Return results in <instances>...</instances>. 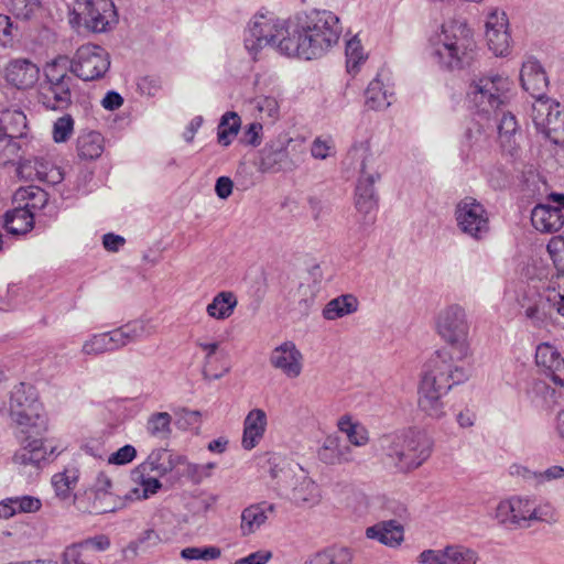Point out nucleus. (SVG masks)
Wrapping results in <instances>:
<instances>
[{"mask_svg": "<svg viewBox=\"0 0 564 564\" xmlns=\"http://www.w3.org/2000/svg\"><path fill=\"white\" fill-rule=\"evenodd\" d=\"M15 202H24L22 207L29 208L34 213L35 209L44 207L47 200V194L35 186L21 187L14 194Z\"/></svg>", "mask_w": 564, "mask_h": 564, "instance_id": "nucleus-42", "label": "nucleus"}, {"mask_svg": "<svg viewBox=\"0 0 564 564\" xmlns=\"http://www.w3.org/2000/svg\"><path fill=\"white\" fill-rule=\"evenodd\" d=\"M18 36V28L6 14H0V46L7 48L14 45Z\"/></svg>", "mask_w": 564, "mask_h": 564, "instance_id": "nucleus-53", "label": "nucleus"}, {"mask_svg": "<svg viewBox=\"0 0 564 564\" xmlns=\"http://www.w3.org/2000/svg\"><path fill=\"white\" fill-rule=\"evenodd\" d=\"M275 512V505L268 501L252 503L246 507L240 516V531L248 536L259 531Z\"/></svg>", "mask_w": 564, "mask_h": 564, "instance_id": "nucleus-23", "label": "nucleus"}, {"mask_svg": "<svg viewBox=\"0 0 564 564\" xmlns=\"http://www.w3.org/2000/svg\"><path fill=\"white\" fill-rule=\"evenodd\" d=\"M40 7V0H10L11 13L23 20L30 19Z\"/></svg>", "mask_w": 564, "mask_h": 564, "instance_id": "nucleus-51", "label": "nucleus"}, {"mask_svg": "<svg viewBox=\"0 0 564 564\" xmlns=\"http://www.w3.org/2000/svg\"><path fill=\"white\" fill-rule=\"evenodd\" d=\"M522 88L528 91L536 101L546 99L545 93L549 85L546 74L538 59L529 57L523 62L520 70Z\"/></svg>", "mask_w": 564, "mask_h": 564, "instance_id": "nucleus-19", "label": "nucleus"}, {"mask_svg": "<svg viewBox=\"0 0 564 564\" xmlns=\"http://www.w3.org/2000/svg\"><path fill=\"white\" fill-rule=\"evenodd\" d=\"M545 301L550 307L564 316V270L552 276L545 290Z\"/></svg>", "mask_w": 564, "mask_h": 564, "instance_id": "nucleus-41", "label": "nucleus"}, {"mask_svg": "<svg viewBox=\"0 0 564 564\" xmlns=\"http://www.w3.org/2000/svg\"><path fill=\"white\" fill-rule=\"evenodd\" d=\"M449 390H443L429 381H421L419 389V406L429 416L441 419L445 415L442 397Z\"/></svg>", "mask_w": 564, "mask_h": 564, "instance_id": "nucleus-24", "label": "nucleus"}, {"mask_svg": "<svg viewBox=\"0 0 564 564\" xmlns=\"http://www.w3.org/2000/svg\"><path fill=\"white\" fill-rule=\"evenodd\" d=\"M292 36V30L285 21L272 15L257 14L250 21L245 33V46L257 53L265 46L276 47L282 37Z\"/></svg>", "mask_w": 564, "mask_h": 564, "instance_id": "nucleus-11", "label": "nucleus"}, {"mask_svg": "<svg viewBox=\"0 0 564 564\" xmlns=\"http://www.w3.org/2000/svg\"><path fill=\"white\" fill-rule=\"evenodd\" d=\"M438 336L456 352L457 360L470 355V323L466 310L459 304H451L441 310L435 319Z\"/></svg>", "mask_w": 564, "mask_h": 564, "instance_id": "nucleus-5", "label": "nucleus"}, {"mask_svg": "<svg viewBox=\"0 0 564 564\" xmlns=\"http://www.w3.org/2000/svg\"><path fill=\"white\" fill-rule=\"evenodd\" d=\"M109 67V53L95 44L78 47L70 62V72L85 82L102 78Z\"/></svg>", "mask_w": 564, "mask_h": 564, "instance_id": "nucleus-14", "label": "nucleus"}, {"mask_svg": "<svg viewBox=\"0 0 564 564\" xmlns=\"http://www.w3.org/2000/svg\"><path fill=\"white\" fill-rule=\"evenodd\" d=\"M446 564H477L479 555L477 551L463 544L446 546Z\"/></svg>", "mask_w": 564, "mask_h": 564, "instance_id": "nucleus-46", "label": "nucleus"}, {"mask_svg": "<svg viewBox=\"0 0 564 564\" xmlns=\"http://www.w3.org/2000/svg\"><path fill=\"white\" fill-rule=\"evenodd\" d=\"M301 351L296 348L293 341H284L275 347L270 356L271 365L280 369L289 378H296L302 371Z\"/></svg>", "mask_w": 564, "mask_h": 564, "instance_id": "nucleus-20", "label": "nucleus"}, {"mask_svg": "<svg viewBox=\"0 0 564 564\" xmlns=\"http://www.w3.org/2000/svg\"><path fill=\"white\" fill-rule=\"evenodd\" d=\"M82 352L86 356L111 352L105 333L94 334L86 339L83 344Z\"/></svg>", "mask_w": 564, "mask_h": 564, "instance_id": "nucleus-50", "label": "nucleus"}, {"mask_svg": "<svg viewBox=\"0 0 564 564\" xmlns=\"http://www.w3.org/2000/svg\"><path fill=\"white\" fill-rule=\"evenodd\" d=\"M454 215L458 229L474 240H482L489 234L488 212L476 198L465 197L459 200Z\"/></svg>", "mask_w": 564, "mask_h": 564, "instance_id": "nucleus-13", "label": "nucleus"}, {"mask_svg": "<svg viewBox=\"0 0 564 564\" xmlns=\"http://www.w3.org/2000/svg\"><path fill=\"white\" fill-rule=\"evenodd\" d=\"M237 304V297L232 292L223 291L207 305L206 312L215 319H226L231 316Z\"/></svg>", "mask_w": 564, "mask_h": 564, "instance_id": "nucleus-33", "label": "nucleus"}, {"mask_svg": "<svg viewBox=\"0 0 564 564\" xmlns=\"http://www.w3.org/2000/svg\"><path fill=\"white\" fill-rule=\"evenodd\" d=\"M253 108L261 113V117L275 118L279 112V104L274 97L259 96L252 100Z\"/></svg>", "mask_w": 564, "mask_h": 564, "instance_id": "nucleus-55", "label": "nucleus"}, {"mask_svg": "<svg viewBox=\"0 0 564 564\" xmlns=\"http://www.w3.org/2000/svg\"><path fill=\"white\" fill-rule=\"evenodd\" d=\"M547 251L554 262L564 259V238L562 236L553 237L547 243Z\"/></svg>", "mask_w": 564, "mask_h": 564, "instance_id": "nucleus-64", "label": "nucleus"}, {"mask_svg": "<svg viewBox=\"0 0 564 564\" xmlns=\"http://www.w3.org/2000/svg\"><path fill=\"white\" fill-rule=\"evenodd\" d=\"M495 519L502 525L511 529H517L513 523V512L509 499L502 500L498 503L495 511Z\"/></svg>", "mask_w": 564, "mask_h": 564, "instance_id": "nucleus-58", "label": "nucleus"}, {"mask_svg": "<svg viewBox=\"0 0 564 564\" xmlns=\"http://www.w3.org/2000/svg\"><path fill=\"white\" fill-rule=\"evenodd\" d=\"M26 116L21 110L7 109L0 112V134L22 139L26 134Z\"/></svg>", "mask_w": 564, "mask_h": 564, "instance_id": "nucleus-31", "label": "nucleus"}, {"mask_svg": "<svg viewBox=\"0 0 564 564\" xmlns=\"http://www.w3.org/2000/svg\"><path fill=\"white\" fill-rule=\"evenodd\" d=\"M162 542L160 534L153 529H148L143 531L139 538L130 543L131 550H147L150 547H154Z\"/></svg>", "mask_w": 564, "mask_h": 564, "instance_id": "nucleus-57", "label": "nucleus"}, {"mask_svg": "<svg viewBox=\"0 0 564 564\" xmlns=\"http://www.w3.org/2000/svg\"><path fill=\"white\" fill-rule=\"evenodd\" d=\"M78 478L79 471L75 467L67 468L63 473L54 475L52 478V485L56 496L62 500L70 499L72 491L74 490Z\"/></svg>", "mask_w": 564, "mask_h": 564, "instance_id": "nucleus-38", "label": "nucleus"}, {"mask_svg": "<svg viewBox=\"0 0 564 564\" xmlns=\"http://www.w3.org/2000/svg\"><path fill=\"white\" fill-rule=\"evenodd\" d=\"M351 552L346 547L333 546L310 556L304 564H351Z\"/></svg>", "mask_w": 564, "mask_h": 564, "instance_id": "nucleus-37", "label": "nucleus"}, {"mask_svg": "<svg viewBox=\"0 0 564 564\" xmlns=\"http://www.w3.org/2000/svg\"><path fill=\"white\" fill-rule=\"evenodd\" d=\"M379 447L388 464L399 471H409L430 457L432 441L426 433L409 429L381 436Z\"/></svg>", "mask_w": 564, "mask_h": 564, "instance_id": "nucleus-3", "label": "nucleus"}, {"mask_svg": "<svg viewBox=\"0 0 564 564\" xmlns=\"http://www.w3.org/2000/svg\"><path fill=\"white\" fill-rule=\"evenodd\" d=\"M3 226L12 235H24L34 226V213L29 208L18 206L4 214Z\"/></svg>", "mask_w": 564, "mask_h": 564, "instance_id": "nucleus-30", "label": "nucleus"}, {"mask_svg": "<svg viewBox=\"0 0 564 564\" xmlns=\"http://www.w3.org/2000/svg\"><path fill=\"white\" fill-rule=\"evenodd\" d=\"M127 344L143 340L155 333V326L150 321L135 319L121 326Z\"/></svg>", "mask_w": 564, "mask_h": 564, "instance_id": "nucleus-43", "label": "nucleus"}, {"mask_svg": "<svg viewBox=\"0 0 564 564\" xmlns=\"http://www.w3.org/2000/svg\"><path fill=\"white\" fill-rule=\"evenodd\" d=\"M185 462V456L175 455L166 448H155L148 455L143 463L137 466V474L140 473V470L150 471L154 473L158 477H163Z\"/></svg>", "mask_w": 564, "mask_h": 564, "instance_id": "nucleus-22", "label": "nucleus"}, {"mask_svg": "<svg viewBox=\"0 0 564 564\" xmlns=\"http://www.w3.org/2000/svg\"><path fill=\"white\" fill-rule=\"evenodd\" d=\"M505 12L494 10L486 20V40L489 50L496 56H506L510 51V34Z\"/></svg>", "mask_w": 564, "mask_h": 564, "instance_id": "nucleus-17", "label": "nucleus"}, {"mask_svg": "<svg viewBox=\"0 0 564 564\" xmlns=\"http://www.w3.org/2000/svg\"><path fill=\"white\" fill-rule=\"evenodd\" d=\"M530 514V523L534 521L547 523L556 521L555 508L550 502L536 503V501L533 499Z\"/></svg>", "mask_w": 564, "mask_h": 564, "instance_id": "nucleus-52", "label": "nucleus"}, {"mask_svg": "<svg viewBox=\"0 0 564 564\" xmlns=\"http://www.w3.org/2000/svg\"><path fill=\"white\" fill-rule=\"evenodd\" d=\"M21 441V448L13 455V462L21 466H35L45 459L46 451L41 438L34 434H25Z\"/></svg>", "mask_w": 564, "mask_h": 564, "instance_id": "nucleus-29", "label": "nucleus"}, {"mask_svg": "<svg viewBox=\"0 0 564 564\" xmlns=\"http://www.w3.org/2000/svg\"><path fill=\"white\" fill-rule=\"evenodd\" d=\"M511 82L502 75H490L474 79L467 90V101L478 113L490 116L509 100Z\"/></svg>", "mask_w": 564, "mask_h": 564, "instance_id": "nucleus-7", "label": "nucleus"}, {"mask_svg": "<svg viewBox=\"0 0 564 564\" xmlns=\"http://www.w3.org/2000/svg\"><path fill=\"white\" fill-rule=\"evenodd\" d=\"M172 416L167 412L152 413L145 425L147 433L159 441L167 440L172 434Z\"/></svg>", "mask_w": 564, "mask_h": 564, "instance_id": "nucleus-39", "label": "nucleus"}, {"mask_svg": "<svg viewBox=\"0 0 564 564\" xmlns=\"http://www.w3.org/2000/svg\"><path fill=\"white\" fill-rule=\"evenodd\" d=\"M318 458L327 465H337L354 460L351 447L341 442L336 435H329L325 438L322 447L318 449Z\"/></svg>", "mask_w": 564, "mask_h": 564, "instance_id": "nucleus-28", "label": "nucleus"}, {"mask_svg": "<svg viewBox=\"0 0 564 564\" xmlns=\"http://www.w3.org/2000/svg\"><path fill=\"white\" fill-rule=\"evenodd\" d=\"M150 471H141L137 474V467L131 471V479L139 484L142 488V498L147 499L151 495H154L159 491V489L162 487L161 481L159 480L160 477L150 476Z\"/></svg>", "mask_w": 564, "mask_h": 564, "instance_id": "nucleus-47", "label": "nucleus"}, {"mask_svg": "<svg viewBox=\"0 0 564 564\" xmlns=\"http://www.w3.org/2000/svg\"><path fill=\"white\" fill-rule=\"evenodd\" d=\"M240 128V118L236 112H226L220 120L218 126L217 139L218 142L228 147L231 143L234 137L238 134Z\"/></svg>", "mask_w": 564, "mask_h": 564, "instance_id": "nucleus-44", "label": "nucleus"}, {"mask_svg": "<svg viewBox=\"0 0 564 564\" xmlns=\"http://www.w3.org/2000/svg\"><path fill=\"white\" fill-rule=\"evenodd\" d=\"M74 78L59 73L56 64L45 69V82L41 84L40 101L46 109L65 110L72 104Z\"/></svg>", "mask_w": 564, "mask_h": 564, "instance_id": "nucleus-12", "label": "nucleus"}, {"mask_svg": "<svg viewBox=\"0 0 564 564\" xmlns=\"http://www.w3.org/2000/svg\"><path fill=\"white\" fill-rule=\"evenodd\" d=\"M456 352L451 348H442L429 359L421 381H429L443 390H451L454 386L468 380L469 372L458 365Z\"/></svg>", "mask_w": 564, "mask_h": 564, "instance_id": "nucleus-10", "label": "nucleus"}, {"mask_svg": "<svg viewBox=\"0 0 564 564\" xmlns=\"http://www.w3.org/2000/svg\"><path fill=\"white\" fill-rule=\"evenodd\" d=\"M338 430L347 435L350 444L355 446H365L369 441L368 430L358 422H352L351 417L344 415L337 423Z\"/></svg>", "mask_w": 564, "mask_h": 564, "instance_id": "nucleus-40", "label": "nucleus"}, {"mask_svg": "<svg viewBox=\"0 0 564 564\" xmlns=\"http://www.w3.org/2000/svg\"><path fill=\"white\" fill-rule=\"evenodd\" d=\"M347 69L349 73L357 70L359 63L364 59L360 41L356 37L349 40L346 45Z\"/></svg>", "mask_w": 564, "mask_h": 564, "instance_id": "nucleus-56", "label": "nucleus"}, {"mask_svg": "<svg viewBox=\"0 0 564 564\" xmlns=\"http://www.w3.org/2000/svg\"><path fill=\"white\" fill-rule=\"evenodd\" d=\"M10 417L22 434L42 435L46 431V416L32 387L24 383L14 388L10 398Z\"/></svg>", "mask_w": 564, "mask_h": 564, "instance_id": "nucleus-6", "label": "nucleus"}, {"mask_svg": "<svg viewBox=\"0 0 564 564\" xmlns=\"http://www.w3.org/2000/svg\"><path fill=\"white\" fill-rule=\"evenodd\" d=\"M358 310V300L351 294H344L330 300L323 310V317L335 321Z\"/></svg>", "mask_w": 564, "mask_h": 564, "instance_id": "nucleus-32", "label": "nucleus"}, {"mask_svg": "<svg viewBox=\"0 0 564 564\" xmlns=\"http://www.w3.org/2000/svg\"><path fill=\"white\" fill-rule=\"evenodd\" d=\"M273 489L280 497L288 498L300 507H313L321 501L318 485L311 478L303 476L297 479L293 470L286 466L274 464L270 468Z\"/></svg>", "mask_w": 564, "mask_h": 564, "instance_id": "nucleus-8", "label": "nucleus"}, {"mask_svg": "<svg viewBox=\"0 0 564 564\" xmlns=\"http://www.w3.org/2000/svg\"><path fill=\"white\" fill-rule=\"evenodd\" d=\"M535 364L555 384H564V358L549 343H541L535 349Z\"/></svg>", "mask_w": 564, "mask_h": 564, "instance_id": "nucleus-18", "label": "nucleus"}, {"mask_svg": "<svg viewBox=\"0 0 564 564\" xmlns=\"http://www.w3.org/2000/svg\"><path fill=\"white\" fill-rule=\"evenodd\" d=\"M348 159L358 164L360 172L355 192V207L358 224L362 229H367L376 221L378 196L373 185L380 178V174L371 166L375 158L368 142L354 144L348 152Z\"/></svg>", "mask_w": 564, "mask_h": 564, "instance_id": "nucleus-4", "label": "nucleus"}, {"mask_svg": "<svg viewBox=\"0 0 564 564\" xmlns=\"http://www.w3.org/2000/svg\"><path fill=\"white\" fill-rule=\"evenodd\" d=\"M497 128L501 148L512 154L517 149L516 134L518 132V123L514 115L503 112Z\"/></svg>", "mask_w": 564, "mask_h": 564, "instance_id": "nucleus-34", "label": "nucleus"}, {"mask_svg": "<svg viewBox=\"0 0 564 564\" xmlns=\"http://www.w3.org/2000/svg\"><path fill=\"white\" fill-rule=\"evenodd\" d=\"M76 18L94 33L107 32L118 23V14L111 0H76Z\"/></svg>", "mask_w": 564, "mask_h": 564, "instance_id": "nucleus-16", "label": "nucleus"}, {"mask_svg": "<svg viewBox=\"0 0 564 564\" xmlns=\"http://www.w3.org/2000/svg\"><path fill=\"white\" fill-rule=\"evenodd\" d=\"M265 427V412L261 409L251 410L243 422L242 447L247 451L254 448L263 437Z\"/></svg>", "mask_w": 564, "mask_h": 564, "instance_id": "nucleus-27", "label": "nucleus"}, {"mask_svg": "<svg viewBox=\"0 0 564 564\" xmlns=\"http://www.w3.org/2000/svg\"><path fill=\"white\" fill-rule=\"evenodd\" d=\"M365 97V104L369 109L383 110L391 105L392 94L388 93L383 83L377 77L369 83Z\"/></svg>", "mask_w": 564, "mask_h": 564, "instance_id": "nucleus-35", "label": "nucleus"}, {"mask_svg": "<svg viewBox=\"0 0 564 564\" xmlns=\"http://www.w3.org/2000/svg\"><path fill=\"white\" fill-rule=\"evenodd\" d=\"M74 130V120L70 115L58 118L53 127V139L61 143L69 139Z\"/></svg>", "mask_w": 564, "mask_h": 564, "instance_id": "nucleus-54", "label": "nucleus"}, {"mask_svg": "<svg viewBox=\"0 0 564 564\" xmlns=\"http://www.w3.org/2000/svg\"><path fill=\"white\" fill-rule=\"evenodd\" d=\"M509 501L513 512L514 527L529 528L533 499L529 497H512Z\"/></svg>", "mask_w": 564, "mask_h": 564, "instance_id": "nucleus-45", "label": "nucleus"}, {"mask_svg": "<svg viewBox=\"0 0 564 564\" xmlns=\"http://www.w3.org/2000/svg\"><path fill=\"white\" fill-rule=\"evenodd\" d=\"M21 144L18 139L0 134V165H7L19 158Z\"/></svg>", "mask_w": 564, "mask_h": 564, "instance_id": "nucleus-48", "label": "nucleus"}, {"mask_svg": "<svg viewBox=\"0 0 564 564\" xmlns=\"http://www.w3.org/2000/svg\"><path fill=\"white\" fill-rule=\"evenodd\" d=\"M430 54L442 66L454 69L469 66L475 58V43L466 23L451 21L430 40Z\"/></svg>", "mask_w": 564, "mask_h": 564, "instance_id": "nucleus-2", "label": "nucleus"}, {"mask_svg": "<svg viewBox=\"0 0 564 564\" xmlns=\"http://www.w3.org/2000/svg\"><path fill=\"white\" fill-rule=\"evenodd\" d=\"M39 67L26 58H15L8 63L4 68V78L18 89H28L39 79Z\"/></svg>", "mask_w": 564, "mask_h": 564, "instance_id": "nucleus-21", "label": "nucleus"}, {"mask_svg": "<svg viewBox=\"0 0 564 564\" xmlns=\"http://www.w3.org/2000/svg\"><path fill=\"white\" fill-rule=\"evenodd\" d=\"M339 18L327 10H312L292 29V36L282 37L279 52L289 57L311 61L324 56L338 43L341 34Z\"/></svg>", "mask_w": 564, "mask_h": 564, "instance_id": "nucleus-1", "label": "nucleus"}, {"mask_svg": "<svg viewBox=\"0 0 564 564\" xmlns=\"http://www.w3.org/2000/svg\"><path fill=\"white\" fill-rule=\"evenodd\" d=\"M366 536L386 546L397 547L404 540V528L397 520L380 521L366 529Z\"/></svg>", "mask_w": 564, "mask_h": 564, "instance_id": "nucleus-25", "label": "nucleus"}, {"mask_svg": "<svg viewBox=\"0 0 564 564\" xmlns=\"http://www.w3.org/2000/svg\"><path fill=\"white\" fill-rule=\"evenodd\" d=\"M532 120L538 132L556 145H564V111L550 98L535 101Z\"/></svg>", "mask_w": 564, "mask_h": 564, "instance_id": "nucleus-15", "label": "nucleus"}, {"mask_svg": "<svg viewBox=\"0 0 564 564\" xmlns=\"http://www.w3.org/2000/svg\"><path fill=\"white\" fill-rule=\"evenodd\" d=\"M104 151V138L99 132L90 131L77 139V152L82 159L95 160Z\"/></svg>", "mask_w": 564, "mask_h": 564, "instance_id": "nucleus-36", "label": "nucleus"}, {"mask_svg": "<svg viewBox=\"0 0 564 564\" xmlns=\"http://www.w3.org/2000/svg\"><path fill=\"white\" fill-rule=\"evenodd\" d=\"M509 473L511 476L522 478L527 482L533 486H538V473L530 470L528 467L520 464H512L509 467Z\"/></svg>", "mask_w": 564, "mask_h": 564, "instance_id": "nucleus-61", "label": "nucleus"}, {"mask_svg": "<svg viewBox=\"0 0 564 564\" xmlns=\"http://www.w3.org/2000/svg\"><path fill=\"white\" fill-rule=\"evenodd\" d=\"M137 86H138V90L142 95L152 97V96H155L156 93L159 91V89H160V82L156 78H154V77L144 76V77H141L138 80Z\"/></svg>", "mask_w": 564, "mask_h": 564, "instance_id": "nucleus-63", "label": "nucleus"}, {"mask_svg": "<svg viewBox=\"0 0 564 564\" xmlns=\"http://www.w3.org/2000/svg\"><path fill=\"white\" fill-rule=\"evenodd\" d=\"M137 456V451L134 446L127 444L122 447H120L117 452L112 453L108 457L109 464L115 465H126L130 462H132Z\"/></svg>", "mask_w": 564, "mask_h": 564, "instance_id": "nucleus-59", "label": "nucleus"}, {"mask_svg": "<svg viewBox=\"0 0 564 564\" xmlns=\"http://www.w3.org/2000/svg\"><path fill=\"white\" fill-rule=\"evenodd\" d=\"M305 148L293 139L278 138L260 150L258 170L261 173L292 172L304 161Z\"/></svg>", "mask_w": 564, "mask_h": 564, "instance_id": "nucleus-9", "label": "nucleus"}, {"mask_svg": "<svg viewBox=\"0 0 564 564\" xmlns=\"http://www.w3.org/2000/svg\"><path fill=\"white\" fill-rule=\"evenodd\" d=\"M446 546L443 550H425L420 553L417 562L421 564H446Z\"/></svg>", "mask_w": 564, "mask_h": 564, "instance_id": "nucleus-60", "label": "nucleus"}, {"mask_svg": "<svg viewBox=\"0 0 564 564\" xmlns=\"http://www.w3.org/2000/svg\"><path fill=\"white\" fill-rule=\"evenodd\" d=\"M532 226L546 234L558 231L564 225V215L561 208L547 204H539L531 212Z\"/></svg>", "mask_w": 564, "mask_h": 564, "instance_id": "nucleus-26", "label": "nucleus"}, {"mask_svg": "<svg viewBox=\"0 0 564 564\" xmlns=\"http://www.w3.org/2000/svg\"><path fill=\"white\" fill-rule=\"evenodd\" d=\"M221 551L217 546H205V547H185L181 551L182 558L186 561L204 560L210 561L220 557Z\"/></svg>", "mask_w": 564, "mask_h": 564, "instance_id": "nucleus-49", "label": "nucleus"}, {"mask_svg": "<svg viewBox=\"0 0 564 564\" xmlns=\"http://www.w3.org/2000/svg\"><path fill=\"white\" fill-rule=\"evenodd\" d=\"M271 558V551L260 550L236 560L234 564H267Z\"/></svg>", "mask_w": 564, "mask_h": 564, "instance_id": "nucleus-62", "label": "nucleus"}]
</instances>
